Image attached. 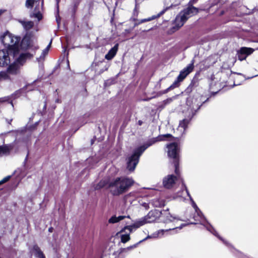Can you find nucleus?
Listing matches in <instances>:
<instances>
[{
	"instance_id": "obj_33",
	"label": "nucleus",
	"mask_w": 258,
	"mask_h": 258,
	"mask_svg": "<svg viewBox=\"0 0 258 258\" xmlns=\"http://www.w3.org/2000/svg\"><path fill=\"white\" fill-rule=\"evenodd\" d=\"M173 101L172 98H169L164 101V104L166 105L169 104Z\"/></svg>"
},
{
	"instance_id": "obj_35",
	"label": "nucleus",
	"mask_w": 258,
	"mask_h": 258,
	"mask_svg": "<svg viewBox=\"0 0 258 258\" xmlns=\"http://www.w3.org/2000/svg\"><path fill=\"white\" fill-rule=\"evenodd\" d=\"M138 11L137 10V6L136 5L135 8V9L134 10L133 15H134V16L137 17L138 16Z\"/></svg>"
},
{
	"instance_id": "obj_43",
	"label": "nucleus",
	"mask_w": 258,
	"mask_h": 258,
	"mask_svg": "<svg viewBox=\"0 0 258 258\" xmlns=\"http://www.w3.org/2000/svg\"><path fill=\"white\" fill-rule=\"evenodd\" d=\"M142 121H141V120H139V124L140 125H142Z\"/></svg>"
},
{
	"instance_id": "obj_10",
	"label": "nucleus",
	"mask_w": 258,
	"mask_h": 258,
	"mask_svg": "<svg viewBox=\"0 0 258 258\" xmlns=\"http://www.w3.org/2000/svg\"><path fill=\"white\" fill-rule=\"evenodd\" d=\"M175 175L169 174L165 176L163 179V185L166 188H171L173 187L176 183L177 180L180 178V171L178 174Z\"/></svg>"
},
{
	"instance_id": "obj_5",
	"label": "nucleus",
	"mask_w": 258,
	"mask_h": 258,
	"mask_svg": "<svg viewBox=\"0 0 258 258\" xmlns=\"http://www.w3.org/2000/svg\"><path fill=\"white\" fill-rule=\"evenodd\" d=\"M182 185L184 186V188L185 189L187 195V196L189 197L190 201L191 202V205L194 209H195V212L197 215V216L199 218V219H195V220L196 221H200V223L202 225H203L207 230L210 231L211 233H212L213 235L218 237L220 240H221L224 243H225L226 245H228L229 243L225 241L224 239L222 238L218 234V233L216 232V231L214 229V228L208 222L207 220L206 219L205 217L204 216L203 214L200 211V210L199 209L198 206H197L195 202L194 201L193 199H192L186 186L184 184V183L182 182Z\"/></svg>"
},
{
	"instance_id": "obj_9",
	"label": "nucleus",
	"mask_w": 258,
	"mask_h": 258,
	"mask_svg": "<svg viewBox=\"0 0 258 258\" xmlns=\"http://www.w3.org/2000/svg\"><path fill=\"white\" fill-rule=\"evenodd\" d=\"M168 148V155L173 159V164L176 174L179 173V149L176 143H171L167 146Z\"/></svg>"
},
{
	"instance_id": "obj_30",
	"label": "nucleus",
	"mask_w": 258,
	"mask_h": 258,
	"mask_svg": "<svg viewBox=\"0 0 258 258\" xmlns=\"http://www.w3.org/2000/svg\"><path fill=\"white\" fill-rule=\"evenodd\" d=\"M51 44V41L49 42L47 47L43 50L42 52L41 55L40 56V59H41L42 57H44L45 55H46L48 52L49 48Z\"/></svg>"
},
{
	"instance_id": "obj_34",
	"label": "nucleus",
	"mask_w": 258,
	"mask_h": 258,
	"mask_svg": "<svg viewBox=\"0 0 258 258\" xmlns=\"http://www.w3.org/2000/svg\"><path fill=\"white\" fill-rule=\"evenodd\" d=\"M138 245V243L137 244H135L133 245H132V246H128L127 247H126V249L128 251L134 249V248L136 247Z\"/></svg>"
},
{
	"instance_id": "obj_26",
	"label": "nucleus",
	"mask_w": 258,
	"mask_h": 258,
	"mask_svg": "<svg viewBox=\"0 0 258 258\" xmlns=\"http://www.w3.org/2000/svg\"><path fill=\"white\" fill-rule=\"evenodd\" d=\"M10 79V77L7 73V71H2L0 72V82Z\"/></svg>"
},
{
	"instance_id": "obj_42",
	"label": "nucleus",
	"mask_w": 258,
	"mask_h": 258,
	"mask_svg": "<svg viewBox=\"0 0 258 258\" xmlns=\"http://www.w3.org/2000/svg\"><path fill=\"white\" fill-rule=\"evenodd\" d=\"M5 11L4 10H3L2 9H0V16H1V15L4 13Z\"/></svg>"
},
{
	"instance_id": "obj_39",
	"label": "nucleus",
	"mask_w": 258,
	"mask_h": 258,
	"mask_svg": "<svg viewBox=\"0 0 258 258\" xmlns=\"http://www.w3.org/2000/svg\"><path fill=\"white\" fill-rule=\"evenodd\" d=\"M146 20H147V22H148V21H152V20L151 19V17H149L148 18H146Z\"/></svg>"
},
{
	"instance_id": "obj_40",
	"label": "nucleus",
	"mask_w": 258,
	"mask_h": 258,
	"mask_svg": "<svg viewBox=\"0 0 258 258\" xmlns=\"http://www.w3.org/2000/svg\"><path fill=\"white\" fill-rule=\"evenodd\" d=\"M131 31H132V30H130V29H126V30H125V32H126V33H130V32H131Z\"/></svg>"
},
{
	"instance_id": "obj_8",
	"label": "nucleus",
	"mask_w": 258,
	"mask_h": 258,
	"mask_svg": "<svg viewBox=\"0 0 258 258\" xmlns=\"http://www.w3.org/2000/svg\"><path fill=\"white\" fill-rule=\"evenodd\" d=\"M194 63L195 60L193 59L189 64L180 72L176 79L174 81L172 84L166 89L165 92H167L169 90L177 88L179 86L180 83L192 72L194 68Z\"/></svg>"
},
{
	"instance_id": "obj_44",
	"label": "nucleus",
	"mask_w": 258,
	"mask_h": 258,
	"mask_svg": "<svg viewBox=\"0 0 258 258\" xmlns=\"http://www.w3.org/2000/svg\"><path fill=\"white\" fill-rule=\"evenodd\" d=\"M132 19H133V20L134 21H137V18H132Z\"/></svg>"
},
{
	"instance_id": "obj_29",
	"label": "nucleus",
	"mask_w": 258,
	"mask_h": 258,
	"mask_svg": "<svg viewBox=\"0 0 258 258\" xmlns=\"http://www.w3.org/2000/svg\"><path fill=\"white\" fill-rule=\"evenodd\" d=\"M128 251L126 248H121L119 250L118 255L115 258H124L125 256L122 255V253H127Z\"/></svg>"
},
{
	"instance_id": "obj_32",
	"label": "nucleus",
	"mask_w": 258,
	"mask_h": 258,
	"mask_svg": "<svg viewBox=\"0 0 258 258\" xmlns=\"http://www.w3.org/2000/svg\"><path fill=\"white\" fill-rule=\"evenodd\" d=\"M10 177H11L10 176H8L5 177L4 178H3L1 181H0V184L4 183L7 182V181H8L10 179Z\"/></svg>"
},
{
	"instance_id": "obj_27",
	"label": "nucleus",
	"mask_w": 258,
	"mask_h": 258,
	"mask_svg": "<svg viewBox=\"0 0 258 258\" xmlns=\"http://www.w3.org/2000/svg\"><path fill=\"white\" fill-rule=\"evenodd\" d=\"M22 24L26 30H28L33 27L34 24L32 21H27L22 22Z\"/></svg>"
},
{
	"instance_id": "obj_4",
	"label": "nucleus",
	"mask_w": 258,
	"mask_h": 258,
	"mask_svg": "<svg viewBox=\"0 0 258 258\" xmlns=\"http://www.w3.org/2000/svg\"><path fill=\"white\" fill-rule=\"evenodd\" d=\"M1 39L4 45L8 47V50L13 53V57L18 56L19 54L21 38L6 32L1 36Z\"/></svg>"
},
{
	"instance_id": "obj_19",
	"label": "nucleus",
	"mask_w": 258,
	"mask_h": 258,
	"mask_svg": "<svg viewBox=\"0 0 258 258\" xmlns=\"http://www.w3.org/2000/svg\"><path fill=\"white\" fill-rule=\"evenodd\" d=\"M13 146L11 145L6 144L3 146H0V156L9 153L12 149Z\"/></svg>"
},
{
	"instance_id": "obj_17",
	"label": "nucleus",
	"mask_w": 258,
	"mask_h": 258,
	"mask_svg": "<svg viewBox=\"0 0 258 258\" xmlns=\"http://www.w3.org/2000/svg\"><path fill=\"white\" fill-rule=\"evenodd\" d=\"M118 44H116L105 55V58L107 60H111L116 54L118 50Z\"/></svg>"
},
{
	"instance_id": "obj_13",
	"label": "nucleus",
	"mask_w": 258,
	"mask_h": 258,
	"mask_svg": "<svg viewBox=\"0 0 258 258\" xmlns=\"http://www.w3.org/2000/svg\"><path fill=\"white\" fill-rule=\"evenodd\" d=\"M12 56H13V53H11L8 50H0V66L8 65L10 63Z\"/></svg>"
},
{
	"instance_id": "obj_24",
	"label": "nucleus",
	"mask_w": 258,
	"mask_h": 258,
	"mask_svg": "<svg viewBox=\"0 0 258 258\" xmlns=\"http://www.w3.org/2000/svg\"><path fill=\"white\" fill-rule=\"evenodd\" d=\"M125 217L124 216H119L116 217L115 216H112L108 220L109 223H116L122 220H123Z\"/></svg>"
},
{
	"instance_id": "obj_7",
	"label": "nucleus",
	"mask_w": 258,
	"mask_h": 258,
	"mask_svg": "<svg viewBox=\"0 0 258 258\" xmlns=\"http://www.w3.org/2000/svg\"><path fill=\"white\" fill-rule=\"evenodd\" d=\"M33 54L29 53H21L18 57H15L13 63L10 64L7 70L8 75H18L20 74L21 68L25 62L26 59L30 58ZM15 58V57L14 58Z\"/></svg>"
},
{
	"instance_id": "obj_16",
	"label": "nucleus",
	"mask_w": 258,
	"mask_h": 258,
	"mask_svg": "<svg viewBox=\"0 0 258 258\" xmlns=\"http://www.w3.org/2000/svg\"><path fill=\"white\" fill-rule=\"evenodd\" d=\"M167 4H168L167 3L166 1H165V3H164V5H165V6L164 8L163 9V10H162L157 15H153L152 17H151V19L153 20L156 19L160 17L161 16L163 15L167 11L171 9L173 7H175V6H176L177 5V4L174 5L173 4H171L170 6H166Z\"/></svg>"
},
{
	"instance_id": "obj_2",
	"label": "nucleus",
	"mask_w": 258,
	"mask_h": 258,
	"mask_svg": "<svg viewBox=\"0 0 258 258\" xmlns=\"http://www.w3.org/2000/svg\"><path fill=\"white\" fill-rule=\"evenodd\" d=\"M168 137H171L170 134H166L159 136L156 138H152L148 140L144 145L141 146L135 150L133 154L126 160V168L130 171L133 172L136 168L139 160L140 157L142 153L150 146L155 143L163 141L164 138Z\"/></svg>"
},
{
	"instance_id": "obj_47",
	"label": "nucleus",
	"mask_w": 258,
	"mask_h": 258,
	"mask_svg": "<svg viewBox=\"0 0 258 258\" xmlns=\"http://www.w3.org/2000/svg\"><path fill=\"white\" fill-rule=\"evenodd\" d=\"M132 194H133V192H130V193L129 194L128 196H129V195L130 196V195H132Z\"/></svg>"
},
{
	"instance_id": "obj_45",
	"label": "nucleus",
	"mask_w": 258,
	"mask_h": 258,
	"mask_svg": "<svg viewBox=\"0 0 258 258\" xmlns=\"http://www.w3.org/2000/svg\"><path fill=\"white\" fill-rule=\"evenodd\" d=\"M52 228H49V232H52Z\"/></svg>"
},
{
	"instance_id": "obj_31",
	"label": "nucleus",
	"mask_w": 258,
	"mask_h": 258,
	"mask_svg": "<svg viewBox=\"0 0 258 258\" xmlns=\"http://www.w3.org/2000/svg\"><path fill=\"white\" fill-rule=\"evenodd\" d=\"M33 15L35 18H37L38 21H40L42 18V14L40 12L34 13Z\"/></svg>"
},
{
	"instance_id": "obj_6",
	"label": "nucleus",
	"mask_w": 258,
	"mask_h": 258,
	"mask_svg": "<svg viewBox=\"0 0 258 258\" xmlns=\"http://www.w3.org/2000/svg\"><path fill=\"white\" fill-rule=\"evenodd\" d=\"M161 215L162 213L159 210H152L146 216L137 220L133 225L126 227L125 229L131 231L133 229H137L147 223L156 221Z\"/></svg>"
},
{
	"instance_id": "obj_11",
	"label": "nucleus",
	"mask_w": 258,
	"mask_h": 258,
	"mask_svg": "<svg viewBox=\"0 0 258 258\" xmlns=\"http://www.w3.org/2000/svg\"><path fill=\"white\" fill-rule=\"evenodd\" d=\"M194 114L195 113H192L191 115L189 116L187 118L180 121L179 125L176 131V133L178 135L179 137H180L185 134L186 130L187 128L188 124H189Z\"/></svg>"
},
{
	"instance_id": "obj_22",
	"label": "nucleus",
	"mask_w": 258,
	"mask_h": 258,
	"mask_svg": "<svg viewBox=\"0 0 258 258\" xmlns=\"http://www.w3.org/2000/svg\"><path fill=\"white\" fill-rule=\"evenodd\" d=\"M198 85V81L197 79H194L190 84L189 85L188 87L187 88L186 91L187 92H190L192 89L196 87Z\"/></svg>"
},
{
	"instance_id": "obj_3",
	"label": "nucleus",
	"mask_w": 258,
	"mask_h": 258,
	"mask_svg": "<svg viewBox=\"0 0 258 258\" xmlns=\"http://www.w3.org/2000/svg\"><path fill=\"white\" fill-rule=\"evenodd\" d=\"M196 1V0H191L188 4V7L180 12L176 16L173 23L174 26L172 28L173 32L179 29L184 25L188 19L198 13V9L192 6V4Z\"/></svg>"
},
{
	"instance_id": "obj_12",
	"label": "nucleus",
	"mask_w": 258,
	"mask_h": 258,
	"mask_svg": "<svg viewBox=\"0 0 258 258\" xmlns=\"http://www.w3.org/2000/svg\"><path fill=\"white\" fill-rule=\"evenodd\" d=\"M184 225L182 224L179 227H176L175 228H169L168 229H160L158 231H155V232L153 233L150 235H148L146 238L144 239L143 240H141L139 242V243L143 241H144L148 238H160L163 236L164 234L166 232H167L171 230H174L176 229L179 228V229H181L183 226H184Z\"/></svg>"
},
{
	"instance_id": "obj_23",
	"label": "nucleus",
	"mask_w": 258,
	"mask_h": 258,
	"mask_svg": "<svg viewBox=\"0 0 258 258\" xmlns=\"http://www.w3.org/2000/svg\"><path fill=\"white\" fill-rule=\"evenodd\" d=\"M107 184V182L106 180L102 179L99 181L97 184L94 185V188L95 190H99L104 187Z\"/></svg>"
},
{
	"instance_id": "obj_25",
	"label": "nucleus",
	"mask_w": 258,
	"mask_h": 258,
	"mask_svg": "<svg viewBox=\"0 0 258 258\" xmlns=\"http://www.w3.org/2000/svg\"><path fill=\"white\" fill-rule=\"evenodd\" d=\"M175 220H180V219L178 217L173 216L169 213L168 215L166 216V219L164 220V222L167 223L171 222H173Z\"/></svg>"
},
{
	"instance_id": "obj_15",
	"label": "nucleus",
	"mask_w": 258,
	"mask_h": 258,
	"mask_svg": "<svg viewBox=\"0 0 258 258\" xmlns=\"http://www.w3.org/2000/svg\"><path fill=\"white\" fill-rule=\"evenodd\" d=\"M20 90L17 91L15 93V94L12 95L11 96H5L4 97L0 98V103L8 102L13 107L12 98L15 99L16 97H19L20 96Z\"/></svg>"
},
{
	"instance_id": "obj_18",
	"label": "nucleus",
	"mask_w": 258,
	"mask_h": 258,
	"mask_svg": "<svg viewBox=\"0 0 258 258\" xmlns=\"http://www.w3.org/2000/svg\"><path fill=\"white\" fill-rule=\"evenodd\" d=\"M31 45V39L29 37L25 36L21 40L20 48L25 49L28 48Z\"/></svg>"
},
{
	"instance_id": "obj_37",
	"label": "nucleus",
	"mask_w": 258,
	"mask_h": 258,
	"mask_svg": "<svg viewBox=\"0 0 258 258\" xmlns=\"http://www.w3.org/2000/svg\"><path fill=\"white\" fill-rule=\"evenodd\" d=\"M147 22V20H146V19H142L141 20L139 21V23H144V22Z\"/></svg>"
},
{
	"instance_id": "obj_20",
	"label": "nucleus",
	"mask_w": 258,
	"mask_h": 258,
	"mask_svg": "<svg viewBox=\"0 0 258 258\" xmlns=\"http://www.w3.org/2000/svg\"><path fill=\"white\" fill-rule=\"evenodd\" d=\"M152 204L155 207L161 208L165 205V201L163 199L155 198L152 200Z\"/></svg>"
},
{
	"instance_id": "obj_28",
	"label": "nucleus",
	"mask_w": 258,
	"mask_h": 258,
	"mask_svg": "<svg viewBox=\"0 0 258 258\" xmlns=\"http://www.w3.org/2000/svg\"><path fill=\"white\" fill-rule=\"evenodd\" d=\"M120 239L121 242L123 243H126L130 239L129 234H121Z\"/></svg>"
},
{
	"instance_id": "obj_41",
	"label": "nucleus",
	"mask_w": 258,
	"mask_h": 258,
	"mask_svg": "<svg viewBox=\"0 0 258 258\" xmlns=\"http://www.w3.org/2000/svg\"><path fill=\"white\" fill-rule=\"evenodd\" d=\"M141 23H139V21L138 22H136L135 23V25H134V27L139 25V24H140Z\"/></svg>"
},
{
	"instance_id": "obj_36",
	"label": "nucleus",
	"mask_w": 258,
	"mask_h": 258,
	"mask_svg": "<svg viewBox=\"0 0 258 258\" xmlns=\"http://www.w3.org/2000/svg\"><path fill=\"white\" fill-rule=\"evenodd\" d=\"M142 206L145 208L146 210H148L149 208V206L148 203H144L142 204Z\"/></svg>"
},
{
	"instance_id": "obj_46",
	"label": "nucleus",
	"mask_w": 258,
	"mask_h": 258,
	"mask_svg": "<svg viewBox=\"0 0 258 258\" xmlns=\"http://www.w3.org/2000/svg\"><path fill=\"white\" fill-rule=\"evenodd\" d=\"M28 155L27 154V157H26V158H25V161H26L27 160V157H28Z\"/></svg>"
},
{
	"instance_id": "obj_1",
	"label": "nucleus",
	"mask_w": 258,
	"mask_h": 258,
	"mask_svg": "<svg viewBox=\"0 0 258 258\" xmlns=\"http://www.w3.org/2000/svg\"><path fill=\"white\" fill-rule=\"evenodd\" d=\"M134 183L135 181L132 178L116 177L110 180L108 187L111 195L118 197L127 192Z\"/></svg>"
},
{
	"instance_id": "obj_14",
	"label": "nucleus",
	"mask_w": 258,
	"mask_h": 258,
	"mask_svg": "<svg viewBox=\"0 0 258 258\" xmlns=\"http://www.w3.org/2000/svg\"><path fill=\"white\" fill-rule=\"evenodd\" d=\"M254 49L249 47H241L237 52L238 58L240 60H244L246 57L251 54Z\"/></svg>"
},
{
	"instance_id": "obj_38",
	"label": "nucleus",
	"mask_w": 258,
	"mask_h": 258,
	"mask_svg": "<svg viewBox=\"0 0 258 258\" xmlns=\"http://www.w3.org/2000/svg\"><path fill=\"white\" fill-rule=\"evenodd\" d=\"M238 253L239 254V256H241V257H246V256L245 255H244L243 254H242L241 253L239 252H238Z\"/></svg>"
},
{
	"instance_id": "obj_21",
	"label": "nucleus",
	"mask_w": 258,
	"mask_h": 258,
	"mask_svg": "<svg viewBox=\"0 0 258 258\" xmlns=\"http://www.w3.org/2000/svg\"><path fill=\"white\" fill-rule=\"evenodd\" d=\"M33 251L35 256L37 258H45L44 254L37 245L33 246Z\"/></svg>"
}]
</instances>
